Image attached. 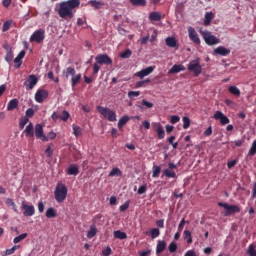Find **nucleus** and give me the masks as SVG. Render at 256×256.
Instances as JSON below:
<instances>
[{"label": "nucleus", "instance_id": "f257e3e1", "mask_svg": "<svg viewBox=\"0 0 256 256\" xmlns=\"http://www.w3.org/2000/svg\"><path fill=\"white\" fill-rule=\"evenodd\" d=\"M81 5V0H68L66 2H62L59 8V15L62 19H71L73 17V9L79 8Z\"/></svg>", "mask_w": 256, "mask_h": 256}, {"label": "nucleus", "instance_id": "f03ea898", "mask_svg": "<svg viewBox=\"0 0 256 256\" xmlns=\"http://www.w3.org/2000/svg\"><path fill=\"white\" fill-rule=\"evenodd\" d=\"M75 68L73 67H68L63 70L62 75L65 79H69L71 77V86L75 87L77 84L81 82V74H76L75 75Z\"/></svg>", "mask_w": 256, "mask_h": 256}, {"label": "nucleus", "instance_id": "7ed1b4c3", "mask_svg": "<svg viewBox=\"0 0 256 256\" xmlns=\"http://www.w3.org/2000/svg\"><path fill=\"white\" fill-rule=\"evenodd\" d=\"M54 197L57 203H63L67 199V186L63 183H58L54 191Z\"/></svg>", "mask_w": 256, "mask_h": 256}, {"label": "nucleus", "instance_id": "20e7f679", "mask_svg": "<svg viewBox=\"0 0 256 256\" xmlns=\"http://www.w3.org/2000/svg\"><path fill=\"white\" fill-rule=\"evenodd\" d=\"M97 109L98 113H100V115H103V117L108 121H117V114L115 113V111L109 108H105L103 106H98Z\"/></svg>", "mask_w": 256, "mask_h": 256}, {"label": "nucleus", "instance_id": "39448f33", "mask_svg": "<svg viewBox=\"0 0 256 256\" xmlns=\"http://www.w3.org/2000/svg\"><path fill=\"white\" fill-rule=\"evenodd\" d=\"M201 35L206 43V45H219L221 39L217 38L215 35L211 34L209 31H201Z\"/></svg>", "mask_w": 256, "mask_h": 256}, {"label": "nucleus", "instance_id": "423d86ee", "mask_svg": "<svg viewBox=\"0 0 256 256\" xmlns=\"http://www.w3.org/2000/svg\"><path fill=\"white\" fill-rule=\"evenodd\" d=\"M218 206L225 209V217H231V215L241 212V208H239L237 205H229L227 203L218 202Z\"/></svg>", "mask_w": 256, "mask_h": 256}, {"label": "nucleus", "instance_id": "0eeeda50", "mask_svg": "<svg viewBox=\"0 0 256 256\" xmlns=\"http://www.w3.org/2000/svg\"><path fill=\"white\" fill-rule=\"evenodd\" d=\"M188 71H190V73H193L195 77H199L200 73H202L203 71V67L199 62V59L190 61V63L188 64Z\"/></svg>", "mask_w": 256, "mask_h": 256}, {"label": "nucleus", "instance_id": "6e6552de", "mask_svg": "<svg viewBox=\"0 0 256 256\" xmlns=\"http://www.w3.org/2000/svg\"><path fill=\"white\" fill-rule=\"evenodd\" d=\"M45 41V29H38L30 37V43H43Z\"/></svg>", "mask_w": 256, "mask_h": 256}, {"label": "nucleus", "instance_id": "1a4fd4ad", "mask_svg": "<svg viewBox=\"0 0 256 256\" xmlns=\"http://www.w3.org/2000/svg\"><path fill=\"white\" fill-rule=\"evenodd\" d=\"M34 135H35L36 139H40V141H44V142L49 141V138H47V136L43 132V125H41V124L35 125Z\"/></svg>", "mask_w": 256, "mask_h": 256}, {"label": "nucleus", "instance_id": "9d476101", "mask_svg": "<svg viewBox=\"0 0 256 256\" xmlns=\"http://www.w3.org/2000/svg\"><path fill=\"white\" fill-rule=\"evenodd\" d=\"M96 63L100 65H113V60L107 54H99L95 57Z\"/></svg>", "mask_w": 256, "mask_h": 256}, {"label": "nucleus", "instance_id": "9b49d317", "mask_svg": "<svg viewBox=\"0 0 256 256\" xmlns=\"http://www.w3.org/2000/svg\"><path fill=\"white\" fill-rule=\"evenodd\" d=\"M39 79L37 78V76L35 75H29L27 78H26V81L24 82V86L26 87V89H34L35 88V85H37Z\"/></svg>", "mask_w": 256, "mask_h": 256}, {"label": "nucleus", "instance_id": "f8f14e48", "mask_svg": "<svg viewBox=\"0 0 256 256\" xmlns=\"http://www.w3.org/2000/svg\"><path fill=\"white\" fill-rule=\"evenodd\" d=\"M47 97H49V91H47L45 89H39L35 93L36 103H43V101H45V99H47Z\"/></svg>", "mask_w": 256, "mask_h": 256}, {"label": "nucleus", "instance_id": "ddd939ff", "mask_svg": "<svg viewBox=\"0 0 256 256\" xmlns=\"http://www.w3.org/2000/svg\"><path fill=\"white\" fill-rule=\"evenodd\" d=\"M188 35H189V38L191 39V41H193V43H195L196 45L201 44V39H199V34H197V31H195V28L189 27Z\"/></svg>", "mask_w": 256, "mask_h": 256}, {"label": "nucleus", "instance_id": "4468645a", "mask_svg": "<svg viewBox=\"0 0 256 256\" xmlns=\"http://www.w3.org/2000/svg\"><path fill=\"white\" fill-rule=\"evenodd\" d=\"M213 118L216 121H220L221 125H227L229 123V118L221 111H216Z\"/></svg>", "mask_w": 256, "mask_h": 256}, {"label": "nucleus", "instance_id": "2eb2a0df", "mask_svg": "<svg viewBox=\"0 0 256 256\" xmlns=\"http://www.w3.org/2000/svg\"><path fill=\"white\" fill-rule=\"evenodd\" d=\"M22 209L24 210L25 217H33L35 215V206L27 205V203H22Z\"/></svg>", "mask_w": 256, "mask_h": 256}, {"label": "nucleus", "instance_id": "dca6fc26", "mask_svg": "<svg viewBox=\"0 0 256 256\" xmlns=\"http://www.w3.org/2000/svg\"><path fill=\"white\" fill-rule=\"evenodd\" d=\"M154 69L155 68L153 66H149V67L137 72L135 75H136V77H139V79H143L144 77L151 75V73H153Z\"/></svg>", "mask_w": 256, "mask_h": 256}, {"label": "nucleus", "instance_id": "f3484780", "mask_svg": "<svg viewBox=\"0 0 256 256\" xmlns=\"http://www.w3.org/2000/svg\"><path fill=\"white\" fill-rule=\"evenodd\" d=\"M154 131L157 133L158 139H165V130H163L161 123L154 124Z\"/></svg>", "mask_w": 256, "mask_h": 256}, {"label": "nucleus", "instance_id": "a211bd4d", "mask_svg": "<svg viewBox=\"0 0 256 256\" xmlns=\"http://www.w3.org/2000/svg\"><path fill=\"white\" fill-rule=\"evenodd\" d=\"M88 5L93 7V9H103L105 7V2L101 0H90L88 1Z\"/></svg>", "mask_w": 256, "mask_h": 256}, {"label": "nucleus", "instance_id": "6ab92c4d", "mask_svg": "<svg viewBox=\"0 0 256 256\" xmlns=\"http://www.w3.org/2000/svg\"><path fill=\"white\" fill-rule=\"evenodd\" d=\"M215 55H222V57H227L229 53H231V50L225 48L224 46H219L216 49H214Z\"/></svg>", "mask_w": 256, "mask_h": 256}, {"label": "nucleus", "instance_id": "aec40b11", "mask_svg": "<svg viewBox=\"0 0 256 256\" xmlns=\"http://www.w3.org/2000/svg\"><path fill=\"white\" fill-rule=\"evenodd\" d=\"M24 133H25L26 137H30V138L35 137V127L33 126V123L30 122L26 126Z\"/></svg>", "mask_w": 256, "mask_h": 256}, {"label": "nucleus", "instance_id": "412c9836", "mask_svg": "<svg viewBox=\"0 0 256 256\" xmlns=\"http://www.w3.org/2000/svg\"><path fill=\"white\" fill-rule=\"evenodd\" d=\"M25 57V50L20 51V53L17 55V57L14 59V63L16 64V69H19L21 65H23V58Z\"/></svg>", "mask_w": 256, "mask_h": 256}, {"label": "nucleus", "instance_id": "4be33fe9", "mask_svg": "<svg viewBox=\"0 0 256 256\" xmlns=\"http://www.w3.org/2000/svg\"><path fill=\"white\" fill-rule=\"evenodd\" d=\"M165 249H167V243L165 240H159L156 246V254L159 255L163 253Z\"/></svg>", "mask_w": 256, "mask_h": 256}, {"label": "nucleus", "instance_id": "5701e85b", "mask_svg": "<svg viewBox=\"0 0 256 256\" xmlns=\"http://www.w3.org/2000/svg\"><path fill=\"white\" fill-rule=\"evenodd\" d=\"M181 71H185V66L181 65V64H176L174 65L169 71L168 73L170 75H173L175 73H181Z\"/></svg>", "mask_w": 256, "mask_h": 256}, {"label": "nucleus", "instance_id": "b1692460", "mask_svg": "<svg viewBox=\"0 0 256 256\" xmlns=\"http://www.w3.org/2000/svg\"><path fill=\"white\" fill-rule=\"evenodd\" d=\"M18 106H19V100L12 99L9 101V103L7 105V111H13V110L17 109Z\"/></svg>", "mask_w": 256, "mask_h": 256}, {"label": "nucleus", "instance_id": "393cba45", "mask_svg": "<svg viewBox=\"0 0 256 256\" xmlns=\"http://www.w3.org/2000/svg\"><path fill=\"white\" fill-rule=\"evenodd\" d=\"M97 235V226L95 224L90 225V230L87 232V238L88 239H93Z\"/></svg>", "mask_w": 256, "mask_h": 256}, {"label": "nucleus", "instance_id": "a878e982", "mask_svg": "<svg viewBox=\"0 0 256 256\" xmlns=\"http://www.w3.org/2000/svg\"><path fill=\"white\" fill-rule=\"evenodd\" d=\"M67 173L68 175L77 176L79 175V168L75 164H72L68 167Z\"/></svg>", "mask_w": 256, "mask_h": 256}, {"label": "nucleus", "instance_id": "bb28decb", "mask_svg": "<svg viewBox=\"0 0 256 256\" xmlns=\"http://www.w3.org/2000/svg\"><path fill=\"white\" fill-rule=\"evenodd\" d=\"M46 217L47 219H55V217H57V211L55 210V208L50 207L46 210Z\"/></svg>", "mask_w": 256, "mask_h": 256}, {"label": "nucleus", "instance_id": "cd10ccee", "mask_svg": "<svg viewBox=\"0 0 256 256\" xmlns=\"http://www.w3.org/2000/svg\"><path fill=\"white\" fill-rule=\"evenodd\" d=\"M165 43L167 47H177V40L174 37H167Z\"/></svg>", "mask_w": 256, "mask_h": 256}, {"label": "nucleus", "instance_id": "c85d7f7f", "mask_svg": "<svg viewBox=\"0 0 256 256\" xmlns=\"http://www.w3.org/2000/svg\"><path fill=\"white\" fill-rule=\"evenodd\" d=\"M213 17L214 15L212 14V12H207L205 14V18H204V25L207 27L209 25H211V21H213Z\"/></svg>", "mask_w": 256, "mask_h": 256}, {"label": "nucleus", "instance_id": "c756f323", "mask_svg": "<svg viewBox=\"0 0 256 256\" xmlns=\"http://www.w3.org/2000/svg\"><path fill=\"white\" fill-rule=\"evenodd\" d=\"M163 175L168 178L177 179V173L170 169H165Z\"/></svg>", "mask_w": 256, "mask_h": 256}, {"label": "nucleus", "instance_id": "7c9ffc66", "mask_svg": "<svg viewBox=\"0 0 256 256\" xmlns=\"http://www.w3.org/2000/svg\"><path fill=\"white\" fill-rule=\"evenodd\" d=\"M122 176H123V172H121V169L119 168H113L109 173V177H122Z\"/></svg>", "mask_w": 256, "mask_h": 256}, {"label": "nucleus", "instance_id": "2f4dec72", "mask_svg": "<svg viewBox=\"0 0 256 256\" xmlns=\"http://www.w3.org/2000/svg\"><path fill=\"white\" fill-rule=\"evenodd\" d=\"M130 3L134 5V7H145L147 0H130Z\"/></svg>", "mask_w": 256, "mask_h": 256}, {"label": "nucleus", "instance_id": "473e14b6", "mask_svg": "<svg viewBox=\"0 0 256 256\" xmlns=\"http://www.w3.org/2000/svg\"><path fill=\"white\" fill-rule=\"evenodd\" d=\"M114 237L115 239H127V234L125 232H122L121 230L114 231Z\"/></svg>", "mask_w": 256, "mask_h": 256}, {"label": "nucleus", "instance_id": "72a5a7b5", "mask_svg": "<svg viewBox=\"0 0 256 256\" xmlns=\"http://www.w3.org/2000/svg\"><path fill=\"white\" fill-rule=\"evenodd\" d=\"M149 19L150 21H161V14L159 12H151Z\"/></svg>", "mask_w": 256, "mask_h": 256}, {"label": "nucleus", "instance_id": "f704fd0d", "mask_svg": "<svg viewBox=\"0 0 256 256\" xmlns=\"http://www.w3.org/2000/svg\"><path fill=\"white\" fill-rule=\"evenodd\" d=\"M229 93H231L232 95H235L236 97H239V95H241V90H239V88H237L236 86H230L228 88Z\"/></svg>", "mask_w": 256, "mask_h": 256}, {"label": "nucleus", "instance_id": "c9c22d12", "mask_svg": "<svg viewBox=\"0 0 256 256\" xmlns=\"http://www.w3.org/2000/svg\"><path fill=\"white\" fill-rule=\"evenodd\" d=\"M72 129H73V135H75V137H81V135H82L81 127L73 124Z\"/></svg>", "mask_w": 256, "mask_h": 256}, {"label": "nucleus", "instance_id": "e433bc0d", "mask_svg": "<svg viewBox=\"0 0 256 256\" xmlns=\"http://www.w3.org/2000/svg\"><path fill=\"white\" fill-rule=\"evenodd\" d=\"M133 55V52L131 49H126L125 51L120 53L121 59H129Z\"/></svg>", "mask_w": 256, "mask_h": 256}, {"label": "nucleus", "instance_id": "4c0bfd02", "mask_svg": "<svg viewBox=\"0 0 256 256\" xmlns=\"http://www.w3.org/2000/svg\"><path fill=\"white\" fill-rule=\"evenodd\" d=\"M12 25H13V20H7L6 22H4L3 27H2L3 33L9 31L11 29Z\"/></svg>", "mask_w": 256, "mask_h": 256}, {"label": "nucleus", "instance_id": "58836bf2", "mask_svg": "<svg viewBox=\"0 0 256 256\" xmlns=\"http://www.w3.org/2000/svg\"><path fill=\"white\" fill-rule=\"evenodd\" d=\"M5 203H6V205H8V207H12L13 211H15V213H18L17 205H15V202L13 201V199L7 198Z\"/></svg>", "mask_w": 256, "mask_h": 256}, {"label": "nucleus", "instance_id": "ea45409f", "mask_svg": "<svg viewBox=\"0 0 256 256\" xmlns=\"http://www.w3.org/2000/svg\"><path fill=\"white\" fill-rule=\"evenodd\" d=\"M129 121L128 116H123L122 118L119 119L118 121V128L123 129V126Z\"/></svg>", "mask_w": 256, "mask_h": 256}, {"label": "nucleus", "instance_id": "a19ab883", "mask_svg": "<svg viewBox=\"0 0 256 256\" xmlns=\"http://www.w3.org/2000/svg\"><path fill=\"white\" fill-rule=\"evenodd\" d=\"M161 175V166H154L152 168V177L157 178Z\"/></svg>", "mask_w": 256, "mask_h": 256}, {"label": "nucleus", "instance_id": "79ce46f5", "mask_svg": "<svg viewBox=\"0 0 256 256\" xmlns=\"http://www.w3.org/2000/svg\"><path fill=\"white\" fill-rule=\"evenodd\" d=\"M184 239H186L188 244L193 243V238L191 237V231L189 230L184 231Z\"/></svg>", "mask_w": 256, "mask_h": 256}, {"label": "nucleus", "instance_id": "37998d69", "mask_svg": "<svg viewBox=\"0 0 256 256\" xmlns=\"http://www.w3.org/2000/svg\"><path fill=\"white\" fill-rule=\"evenodd\" d=\"M23 239H27V233H23V234L15 237L13 240V243H15L17 245V243H21V241H23Z\"/></svg>", "mask_w": 256, "mask_h": 256}, {"label": "nucleus", "instance_id": "c03bdc74", "mask_svg": "<svg viewBox=\"0 0 256 256\" xmlns=\"http://www.w3.org/2000/svg\"><path fill=\"white\" fill-rule=\"evenodd\" d=\"M243 143H245V140H235L230 142L231 148L235 149V147H241V145H243Z\"/></svg>", "mask_w": 256, "mask_h": 256}, {"label": "nucleus", "instance_id": "a18cd8bd", "mask_svg": "<svg viewBox=\"0 0 256 256\" xmlns=\"http://www.w3.org/2000/svg\"><path fill=\"white\" fill-rule=\"evenodd\" d=\"M182 121H183V129H189L191 125V119H189V117L187 116H184Z\"/></svg>", "mask_w": 256, "mask_h": 256}, {"label": "nucleus", "instance_id": "49530a36", "mask_svg": "<svg viewBox=\"0 0 256 256\" xmlns=\"http://www.w3.org/2000/svg\"><path fill=\"white\" fill-rule=\"evenodd\" d=\"M70 117H71V114H69L67 110H63L60 116V119L61 121H68Z\"/></svg>", "mask_w": 256, "mask_h": 256}, {"label": "nucleus", "instance_id": "de8ad7c7", "mask_svg": "<svg viewBox=\"0 0 256 256\" xmlns=\"http://www.w3.org/2000/svg\"><path fill=\"white\" fill-rule=\"evenodd\" d=\"M27 123H29V118H27V116H24L20 119V129H25V125H27Z\"/></svg>", "mask_w": 256, "mask_h": 256}, {"label": "nucleus", "instance_id": "09e8293b", "mask_svg": "<svg viewBox=\"0 0 256 256\" xmlns=\"http://www.w3.org/2000/svg\"><path fill=\"white\" fill-rule=\"evenodd\" d=\"M161 235V232L159 231V228H154L151 230V237L152 239H157Z\"/></svg>", "mask_w": 256, "mask_h": 256}, {"label": "nucleus", "instance_id": "8fccbe9b", "mask_svg": "<svg viewBox=\"0 0 256 256\" xmlns=\"http://www.w3.org/2000/svg\"><path fill=\"white\" fill-rule=\"evenodd\" d=\"M17 249H19V245H15L10 249H7L5 251V255H13V253H15L17 251Z\"/></svg>", "mask_w": 256, "mask_h": 256}, {"label": "nucleus", "instance_id": "3c124183", "mask_svg": "<svg viewBox=\"0 0 256 256\" xmlns=\"http://www.w3.org/2000/svg\"><path fill=\"white\" fill-rule=\"evenodd\" d=\"M247 253L249 256H256L255 246L253 244L248 247Z\"/></svg>", "mask_w": 256, "mask_h": 256}, {"label": "nucleus", "instance_id": "603ef678", "mask_svg": "<svg viewBox=\"0 0 256 256\" xmlns=\"http://www.w3.org/2000/svg\"><path fill=\"white\" fill-rule=\"evenodd\" d=\"M5 61H7V63H11L13 61V52L11 50H8Z\"/></svg>", "mask_w": 256, "mask_h": 256}, {"label": "nucleus", "instance_id": "864d4df0", "mask_svg": "<svg viewBox=\"0 0 256 256\" xmlns=\"http://www.w3.org/2000/svg\"><path fill=\"white\" fill-rule=\"evenodd\" d=\"M180 120L181 118L178 115H173L170 117V123H172V125H175V123H179Z\"/></svg>", "mask_w": 256, "mask_h": 256}, {"label": "nucleus", "instance_id": "5fc2aeb1", "mask_svg": "<svg viewBox=\"0 0 256 256\" xmlns=\"http://www.w3.org/2000/svg\"><path fill=\"white\" fill-rule=\"evenodd\" d=\"M141 95V92L139 91H130L128 92L129 99H133V97H139Z\"/></svg>", "mask_w": 256, "mask_h": 256}, {"label": "nucleus", "instance_id": "6e6d98bb", "mask_svg": "<svg viewBox=\"0 0 256 256\" xmlns=\"http://www.w3.org/2000/svg\"><path fill=\"white\" fill-rule=\"evenodd\" d=\"M168 249L170 253H175V251H177V244L175 242H171Z\"/></svg>", "mask_w": 256, "mask_h": 256}, {"label": "nucleus", "instance_id": "4d7b16f0", "mask_svg": "<svg viewBox=\"0 0 256 256\" xmlns=\"http://www.w3.org/2000/svg\"><path fill=\"white\" fill-rule=\"evenodd\" d=\"M33 115H35V110H33V108H29L26 110V116L27 118L29 117H33Z\"/></svg>", "mask_w": 256, "mask_h": 256}, {"label": "nucleus", "instance_id": "13d9d810", "mask_svg": "<svg viewBox=\"0 0 256 256\" xmlns=\"http://www.w3.org/2000/svg\"><path fill=\"white\" fill-rule=\"evenodd\" d=\"M149 41V34H147L146 36H143L140 38V43L142 45H147V42Z\"/></svg>", "mask_w": 256, "mask_h": 256}, {"label": "nucleus", "instance_id": "bf43d9fd", "mask_svg": "<svg viewBox=\"0 0 256 256\" xmlns=\"http://www.w3.org/2000/svg\"><path fill=\"white\" fill-rule=\"evenodd\" d=\"M99 65L100 64H98L97 62L94 63V65H93V75H97V73H99V69H101V67Z\"/></svg>", "mask_w": 256, "mask_h": 256}, {"label": "nucleus", "instance_id": "052dcab7", "mask_svg": "<svg viewBox=\"0 0 256 256\" xmlns=\"http://www.w3.org/2000/svg\"><path fill=\"white\" fill-rule=\"evenodd\" d=\"M186 223H189V222L185 221V219H182V220H181V222H180V224H179V226H178V231H179V232L183 231V229H184Z\"/></svg>", "mask_w": 256, "mask_h": 256}, {"label": "nucleus", "instance_id": "680f3d73", "mask_svg": "<svg viewBox=\"0 0 256 256\" xmlns=\"http://www.w3.org/2000/svg\"><path fill=\"white\" fill-rule=\"evenodd\" d=\"M129 209V201L125 202L123 205L120 206L119 211H127Z\"/></svg>", "mask_w": 256, "mask_h": 256}, {"label": "nucleus", "instance_id": "e2e57ef3", "mask_svg": "<svg viewBox=\"0 0 256 256\" xmlns=\"http://www.w3.org/2000/svg\"><path fill=\"white\" fill-rule=\"evenodd\" d=\"M146 191H147V186L142 185L138 188V195H143V193H145Z\"/></svg>", "mask_w": 256, "mask_h": 256}, {"label": "nucleus", "instance_id": "0e129e2a", "mask_svg": "<svg viewBox=\"0 0 256 256\" xmlns=\"http://www.w3.org/2000/svg\"><path fill=\"white\" fill-rule=\"evenodd\" d=\"M112 253L111 247H107L106 249L102 250V255L110 256Z\"/></svg>", "mask_w": 256, "mask_h": 256}, {"label": "nucleus", "instance_id": "69168bd1", "mask_svg": "<svg viewBox=\"0 0 256 256\" xmlns=\"http://www.w3.org/2000/svg\"><path fill=\"white\" fill-rule=\"evenodd\" d=\"M142 105H144L145 107H147L148 109L153 108V103L147 101V100H142Z\"/></svg>", "mask_w": 256, "mask_h": 256}, {"label": "nucleus", "instance_id": "338daca9", "mask_svg": "<svg viewBox=\"0 0 256 256\" xmlns=\"http://www.w3.org/2000/svg\"><path fill=\"white\" fill-rule=\"evenodd\" d=\"M139 256H149L151 255V249L144 250L138 253Z\"/></svg>", "mask_w": 256, "mask_h": 256}, {"label": "nucleus", "instance_id": "774afa93", "mask_svg": "<svg viewBox=\"0 0 256 256\" xmlns=\"http://www.w3.org/2000/svg\"><path fill=\"white\" fill-rule=\"evenodd\" d=\"M185 256H197V254L195 253V251L189 250L186 252Z\"/></svg>", "mask_w": 256, "mask_h": 256}]
</instances>
